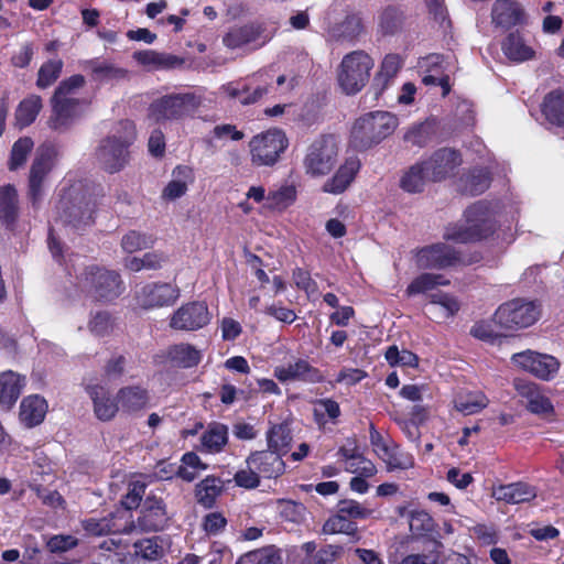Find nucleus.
<instances>
[{
  "label": "nucleus",
  "mask_w": 564,
  "mask_h": 564,
  "mask_svg": "<svg viewBox=\"0 0 564 564\" xmlns=\"http://www.w3.org/2000/svg\"><path fill=\"white\" fill-rule=\"evenodd\" d=\"M422 161L426 166L430 182L440 183L455 175V171L463 163V158L458 150L441 148Z\"/></svg>",
  "instance_id": "f3484780"
},
{
  "label": "nucleus",
  "mask_w": 564,
  "mask_h": 564,
  "mask_svg": "<svg viewBox=\"0 0 564 564\" xmlns=\"http://www.w3.org/2000/svg\"><path fill=\"white\" fill-rule=\"evenodd\" d=\"M541 112L549 123L564 128V89L549 91L541 104Z\"/></svg>",
  "instance_id": "72a5a7b5"
},
{
  "label": "nucleus",
  "mask_w": 564,
  "mask_h": 564,
  "mask_svg": "<svg viewBox=\"0 0 564 564\" xmlns=\"http://www.w3.org/2000/svg\"><path fill=\"white\" fill-rule=\"evenodd\" d=\"M430 182L429 173L423 161L411 165L400 178V187L406 193H422Z\"/></svg>",
  "instance_id": "58836bf2"
},
{
  "label": "nucleus",
  "mask_w": 564,
  "mask_h": 564,
  "mask_svg": "<svg viewBox=\"0 0 564 564\" xmlns=\"http://www.w3.org/2000/svg\"><path fill=\"white\" fill-rule=\"evenodd\" d=\"M135 139L134 124L128 120L120 122V130L104 138L95 151L101 169L110 174L120 172L130 160L129 148Z\"/></svg>",
  "instance_id": "20e7f679"
},
{
  "label": "nucleus",
  "mask_w": 564,
  "mask_h": 564,
  "mask_svg": "<svg viewBox=\"0 0 564 564\" xmlns=\"http://www.w3.org/2000/svg\"><path fill=\"white\" fill-rule=\"evenodd\" d=\"M167 359L180 368L196 367L202 360V354L191 344H176L167 349Z\"/></svg>",
  "instance_id": "ea45409f"
},
{
  "label": "nucleus",
  "mask_w": 564,
  "mask_h": 564,
  "mask_svg": "<svg viewBox=\"0 0 564 564\" xmlns=\"http://www.w3.org/2000/svg\"><path fill=\"white\" fill-rule=\"evenodd\" d=\"M156 238L153 235L138 230H129L121 239V248L127 253L152 248Z\"/></svg>",
  "instance_id": "5fc2aeb1"
},
{
  "label": "nucleus",
  "mask_w": 564,
  "mask_h": 564,
  "mask_svg": "<svg viewBox=\"0 0 564 564\" xmlns=\"http://www.w3.org/2000/svg\"><path fill=\"white\" fill-rule=\"evenodd\" d=\"M83 292L96 302L111 303L126 290L119 272L97 264L87 265L78 278Z\"/></svg>",
  "instance_id": "423d86ee"
},
{
  "label": "nucleus",
  "mask_w": 564,
  "mask_h": 564,
  "mask_svg": "<svg viewBox=\"0 0 564 564\" xmlns=\"http://www.w3.org/2000/svg\"><path fill=\"white\" fill-rule=\"evenodd\" d=\"M503 54L512 62H525L535 55L534 50L525 44L519 31L510 32L501 44Z\"/></svg>",
  "instance_id": "e433bc0d"
},
{
  "label": "nucleus",
  "mask_w": 564,
  "mask_h": 564,
  "mask_svg": "<svg viewBox=\"0 0 564 564\" xmlns=\"http://www.w3.org/2000/svg\"><path fill=\"white\" fill-rule=\"evenodd\" d=\"M107 522L108 535L110 534H130L135 530L133 513L124 508H116L104 517Z\"/></svg>",
  "instance_id": "a19ab883"
},
{
  "label": "nucleus",
  "mask_w": 564,
  "mask_h": 564,
  "mask_svg": "<svg viewBox=\"0 0 564 564\" xmlns=\"http://www.w3.org/2000/svg\"><path fill=\"white\" fill-rule=\"evenodd\" d=\"M178 296V288L167 282L147 283L135 292L137 303L144 310L171 306Z\"/></svg>",
  "instance_id": "a211bd4d"
},
{
  "label": "nucleus",
  "mask_w": 564,
  "mask_h": 564,
  "mask_svg": "<svg viewBox=\"0 0 564 564\" xmlns=\"http://www.w3.org/2000/svg\"><path fill=\"white\" fill-rule=\"evenodd\" d=\"M47 409V402L43 397L39 394L28 395L20 404V421L29 429L35 427L44 421Z\"/></svg>",
  "instance_id": "cd10ccee"
},
{
  "label": "nucleus",
  "mask_w": 564,
  "mask_h": 564,
  "mask_svg": "<svg viewBox=\"0 0 564 564\" xmlns=\"http://www.w3.org/2000/svg\"><path fill=\"white\" fill-rule=\"evenodd\" d=\"M514 388L518 392V394L521 397L522 402L524 403L525 408L536 398H539L543 391L540 389V387L532 382L524 379H516L514 380Z\"/></svg>",
  "instance_id": "69168bd1"
},
{
  "label": "nucleus",
  "mask_w": 564,
  "mask_h": 564,
  "mask_svg": "<svg viewBox=\"0 0 564 564\" xmlns=\"http://www.w3.org/2000/svg\"><path fill=\"white\" fill-rule=\"evenodd\" d=\"M89 66L93 79L98 83L123 79L128 75L127 69L107 62H99L98 59L89 61Z\"/></svg>",
  "instance_id": "8fccbe9b"
},
{
  "label": "nucleus",
  "mask_w": 564,
  "mask_h": 564,
  "mask_svg": "<svg viewBox=\"0 0 564 564\" xmlns=\"http://www.w3.org/2000/svg\"><path fill=\"white\" fill-rule=\"evenodd\" d=\"M116 399L123 413L133 414L143 411L150 403V392L140 384L122 387L118 390Z\"/></svg>",
  "instance_id": "b1692460"
},
{
  "label": "nucleus",
  "mask_w": 564,
  "mask_h": 564,
  "mask_svg": "<svg viewBox=\"0 0 564 564\" xmlns=\"http://www.w3.org/2000/svg\"><path fill=\"white\" fill-rule=\"evenodd\" d=\"M415 258L419 268L430 270H445L458 265H470L482 259L480 252L464 256L460 251L444 242L420 248L416 251Z\"/></svg>",
  "instance_id": "6e6552de"
},
{
  "label": "nucleus",
  "mask_w": 564,
  "mask_h": 564,
  "mask_svg": "<svg viewBox=\"0 0 564 564\" xmlns=\"http://www.w3.org/2000/svg\"><path fill=\"white\" fill-rule=\"evenodd\" d=\"M55 154L52 147L40 149L31 164L28 178V196L33 206H36L42 199L44 181L53 170Z\"/></svg>",
  "instance_id": "4468645a"
},
{
  "label": "nucleus",
  "mask_w": 564,
  "mask_h": 564,
  "mask_svg": "<svg viewBox=\"0 0 564 564\" xmlns=\"http://www.w3.org/2000/svg\"><path fill=\"white\" fill-rule=\"evenodd\" d=\"M86 390L93 401L96 416L104 422L112 420L120 410L117 399H112L109 391L100 384L88 386Z\"/></svg>",
  "instance_id": "393cba45"
},
{
  "label": "nucleus",
  "mask_w": 564,
  "mask_h": 564,
  "mask_svg": "<svg viewBox=\"0 0 564 564\" xmlns=\"http://www.w3.org/2000/svg\"><path fill=\"white\" fill-rule=\"evenodd\" d=\"M343 547L339 545L327 544L317 550L313 558L307 561V564H333L340 555Z\"/></svg>",
  "instance_id": "774afa93"
},
{
  "label": "nucleus",
  "mask_w": 564,
  "mask_h": 564,
  "mask_svg": "<svg viewBox=\"0 0 564 564\" xmlns=\"http://www.w3.org/2000/svg\"><path fill=\"white\" fill-rule=\"evenodd\" d=\"M527 410L544 420L551 421L555 415L554 405L551 400L542 393L539 398L534 399Z\"/></svg>",
  "instance_id": "e2e57ef3"
},
{
  "label": "nucleus",
  "mask_w": 564,
  "mask_h": 564,
  "mask_svg": "<svg viewBox=\"0 0 564 564\" xmlns=\"http://www.w3.org/2000/svg\"><path fill=\"white\" fill-rule=\"evenodd\" d=\"M283 456L271 449L254 451L246 458L247 468L234 475L235 484L245 489H256L261 478L276 479L285 471Z\"/></svg>",
  "instance_id": "39448f33"
},
{
  "label": "nucleus",
  "mask_w": 564,
  "mask_h": 564,
  "mask_svg": "<svg viewBox=\"0 0 564 564\" xmlns=\"http://www.w3.org/2000/svg\"><path fill=\"white\" fill-rule=\"evenodd\" d=\"M160 536H152L138 540L133 543L135 556L147 561H156L164 554V549L161 544Z\"/></svg>",
  "instance_id": "6e6d98bb"
},
{
  "label": "nucleus",
  "mask_w": 564,
  "mask_h": 564,
  "mask_svg": "<svg viewBox=\"0 0 564 564\" xmlns=\"http://www.w3.org/2000/svg\"><path fill=\"white\" fill-rule=\"evenodd\" d=\"M361 167L360 160L356 156L347 158L337 169L335 174L328 178L322 189L325 193L338 195L344 193L356 178Z\"/></svg>",
  "instance_id": "5701e85b"
},
{
  "label": "nucleus",
  "mask_w": 564,
  "mask_h": 564,
  "mask_svg": "<svg viewBox=\"0 0 564 564\" xmlns=\"http://www.w3.org/2000/svg\"><path fill=\"white\" fill-rule=\"evenodd\" d=\"M464 223H452L445 227L443 238L455 243H477L491 238L499 228L490 203L478 200L463 214Z\"/></svg>",
  "instance_id": "f257e3e1"
},
{
  "label": "nucleus",
  "mask_w": 564,
  "mask_h": 564,
  "mask_svg": "<svg viewBox=\"0 0 564 564\" xmlns=\"http://www.w3.org/2000/svg\"><path fill=\"white\" fill-rule=\"evenodd\" d=\"M223 491L224 482L220 477L208 475L195 486V498L198 505L212 509Z\"/></svg>",
  "instance_id": "f704fd0d"
},
{
  "label": "nucleus",
  "mask_w": 564,
  "mask_h": 564,
  "mask_svg": "<svg viewBox=\"0 0 564 564\" xmlns=\"http://www.w3.org/2000/svg\"><path fill=\"white\" fill-rule=\"evenodd\" d=\"M540 314V305L536 302L513 299L497 308L494 321L506 329H518L533 325Z\"/></svg>",
  "instance_id": "f8f14e48"
},
{
  "label": "nucleus",
  "mask_w": 564,
  "mask_h": 564,
  "mask_svg": "<svg viewBox=\"0 0 564 564\" xmlns=\"http://www.w3.org/2000/svg\"><path fill=\"white\" fill-rule=\"evenodd\" d=\"M322 532L324 534L343 533L350 536L354 541H358L360 539L356 521H352L344 513H340L338 509L335 514L330 516L325 521Z\"/></svg>",
  "instance_id": "37998d69"
},
{
  "label": "nucleus",
  "mask_w": 564,
  "mask_h": 564,
  "mask_svg": "<svg viewBox=\"0 0 564 564\" xmlns=\"http://www.w3.org/2000/svg\"><path fill=\"white\" fill-rule=\"evenodd\" d=\"M19 196L11 184L0 186V221L7 230L13 231L19 219Z\"/></svg>",
  "instance_id": "bb28decb"
},
{
  "label": "nucleus",
  "mask_w": 564,
  "mask_h": 564,
  "mask_svg": "<svg viewBox=\"0 0 564 564\" xmlns=\"http://www.w3.org/2000/svg\"><path fill=\"white\" fill-rule=\"evenodd\" d=\"M492 21L505 29L521 24L524 21V11L513 0H496L492 6Z\"/></svg>",
  "instance_id": "c756f323"
},
{
  "label": "nucleus",
  "mask_w": 564,
  "mask_h": 564,
  "mask_svg": "<svg viewBox=\"0 0 564 564\" xmlns=\"http://www.w3.org/2000/svg\"><path fill=\"white\" fill-rule=\"evenodd\" d=\"M337 509L352 521L357 519H367L371 511L362 507L358 501L352 499H343L337 503Z\"/></svg>",
  "instance_id": "680f3d73"
},
{
  "label": "nucleus",
  "mask_w": 564,
  "mask_h": 564,
  "mask_svg": "<svg viewBox=\"0 0 564 564\" xmlns=\"http://www.w3.org/2000/svg\"><path fill=\"white\" fill-rule=\"evenodd\" d=\"M460 180L463 183L462 192L470 196L482 194L491 183L489 172L484 169H473Z\"/></svg>",
  "instance_id": "a18cd8bd"
},
{
  "label": "nucleus",
  "mask_w": 564,
  "mask_h": 564,
  "mask_svg": "<svg viewBox=\"0 0 564 564\" xmlns=\"http://www.w3.org/2000/svg\"><path fill=\"white\" fill-rule=\"evenodd\" d=\"M410 530L416 536L432 538L436 533V523L424 510H414L410 514Z\"/></svg>",
  "instance_id": "864d4df0"
},
{
  "label": "nucleus",
  "mask_w": 564,
  "mask_h": 564,
  "mask_svg": "<svg viewBox=\"0 0 564 564\" xmlns=\"http://www.w3.org/2000/svg\"><path fill=\"white\" fill-rule=\"evenodd\" d=\"M314 419L316 423L324 422L325 415L332 421H336L340 414V406L337 401L332 398L318 399L315 401Z\"/></svg>",
  "instance_id": "4d7b16f0"
},
{
  "label": "nucleus",
  "mask_w": 564,
  "mask_h": 564,
  "mask_svg": "<svg viewBox=\"0 0 564 564\" xmlns=\"http://www.w3.org/2000/svg\"><path fill=\"white\" fill-rule=\"evenodd\" d=\"M488 403V398L481 391L459 393L454 400L455 409L465 415L480 412Z\"/></svg>",
  "instance_id": "49530a36"
},
{
  "label": "nucleus",
  "mask_w": 564,
  "mask_h": 564,
  "mask_svg": "<svg viewBox=\"0 0 564 564\" xmlns=\"http://www.w3.org/2000/svg\"><path fill=\"white\" fill-rule=\"evenodd\" d=\"M512 360L522 369L543 380L552 378L560 367L555 357L533 351L514 354Z\"/></svg>",
  "instance_id": "412c9836"
},
{
  "label": "nucleus",
  "mask_w": 564,
  "mask_h": 564,
  "mask_svg": "<svg viewBox=\"0 0 564 564\" xmlns=\"http://www.w3.org/2000/svg\"><path fill=\"white\" fill-rule=\"evenodd\" d=\"M273 376L281 383L299 381L307 384H316L325 381L321 369L312 366L306 359L297 358L288 366H278L273 369Z\"/></svg>",
  "instance_id": "aec40b11"
},
{
  "label": "nucleus",
  "mask_w": 564,
  "mask_h": 564,
  "mask_svg": "<svg viewBox=\"0 0 564 564\" xmlns=\"http://www.w3.org/2000/svg\"><path fill=\"white\" fill-rule=\"evenodd\" d=\"M264 30L259 22L235 24L223 35V44L229 50L242 48L258 42Z\"/></svg>",
  "instance_id": "4be33fe9"
},
{
  "label": "nucleus",
  "mask_w": 564,
  "mask_h": 564,
  "mask_svg": "<svg viewBox=\"0 0 564 564\" xmlns=\"http://www.w3.org/2000/svg\"><path fill=\"white\" fill-rule=\"evenodd\" d=\"M297 198V191L294 184H284L276 189L269 191L265 208L283 212L292 206Z\"/></svg>",
  "instance_id": "c03bdc74"
},
{
  "label": "nucleus",
  "mask_w": 564,
  "mask_h": 564,
  "mask_svg": "<svg viewBox=\"0 0 564 564\" xmlns=\"http://www.w3.org/2000/svg\"><path fill=\"white\" fill-rule=\"evenodd\" d=\"M133 58L142 66H152L153 69H171L184 63L182 57L169 53H160L153 50L137 51Z\"/></svg>",
  "instance_id": "c9c22d12"
},
{
  "label": "nucleus",
  "mask_w": 564,
  "mask_h": 564,
  "mask_svg": "<svg viewBox=\"0 0 564 564\" xmlns=\"http://www.w3.org/2000/svg\"><path fill=\"white\" fill-rule=\"evenodd\" d=\"M289 147V139L281 129L273 128L256 134L249 142L250 160L254 166H273Z\"/></svg>",
  "instance_id": "9d476101"
},
{
  "label": "nucleus",
  "mask_w": 564,
  "mask_h": 564,
  "mask_svg": "<svg viewBox=\"0 0 564 564\" xmlns=\"http://www.w3.org/2000/svg\"><path fill=\"white\" fill-rule=\"evenodd\" d=\"M292 432L285 422L272 425L267 432L268 448L280 455H285L291 447Z\"/></svg>",
  "instance_id": "79ce46f5"
},
{
  "label": "nucleus",
  "mask_w": 564,
  "mask_h": 564,
  "mask_svg": "<svg viewBox=\"0 0 564 564\" xmlns=\"http://www.w3.org/2000/svg\"><path fill=\"white\" fill-rule=\"evenodd\" d=\"M373 61L364 51L346 54L338 70V84L347 95L359 93L368 83Z\"/></svg>",
  "instance_id": "9b49d317"
},
{
  "label": "nucleus",
  "mask_w": 564,
  "mask_h": 564,
  "mask_svg": "<svg viewBox=\"0 0 564 564\" xmlns=\"http://www.w3.org/2000/svg\"><path fill=\"white\" fill-rule=\"evenodd\" d=\"M202 99L193 91L172 93L154 99L148 108V117L155 123L181 121L194 115Z\"/></svg>",
  "instance_id": "0eeeda50"
},
{
  "label": "nucleus",
  "mask_w": 564,
  "mask_h": 564,
  "mask_svg": "<svg viewBox=\"0 0 564 564\" xmlns=\"http://www.w3.org/2000/svg\"><path fill=\"white\" fill-rule=\"evenodd\" d=\"M96 209V199L80 182L64 187L56 204L58 218L65 225L72 226L77 230L85 229L95 223Z\"/></svg>",
  "instance_id": "f03ea898"
},
{
  "label": "nucleus",
  "mask_w": 564,
  "mask_h": 564,
  "mask_svg": "<svg viewBox=\"0 0 564 564\" xmlns=\"http://www.w3.org/2000/svg\"><path fill=\"white\" fill-rule=\"evenodd\" d=\"M170 521L167 508L164 499L154 492L147 495L137 518L135 529L141 532H159L163 531Z\"/></svg>",
  "instance_id": "ddd939ff"
},
{
  "label": "nucleus",
  "mask_w": 564,
  "mask_h": 564,
  "mask_svg": "<svg viewBox=\"0 0 564 564\" xmlns=\"http://www.w3.org/2000/svg\"><path fill=\"white\" fill-rule=\"evenodd\" d=\"M241 561L249 564H282L281 556L272 547L249 552L241 557Z\"/></svg>",
  "instance_id": "052dcab7"
},
{
  "label": "nucleus",
  "mask_w": 564,
  "mask_h": 564,
  "mask_svg": "<svg viewBox=\"0 0 564 564\" xmlns=\"http://www.w3.org/2000/svg\"><path fill=\"white\" fill-rule=\"evenodd\" d=\"M412 22V17L405 6L389 3L381 7L377 12V33L383 37L395 36L405 32Z\"/></svg>",
  "instance_id": "dca6fc26"
},
{
  "label": "nucleus",
  "mask_w": 564,
  "mask_h": 564,
  "mask_svg": "<svg viewBox=\"0 0 564 564\" xmlns=\"http://www.w3.org/2000/svg\"><path fill=\"white\" fill-rule=\"evenodd\" d=\"M364 30L362 19L358 14H348L337 26L338 36L347 40L356 39Z\"/></svg>",
  "instance_id": "13d9d810"
},
{
  "label": "nucleus",
  "mask_w": 564,
  "mask_h": 564,
  "mask_svg": "<svg viewBox=\"0 0 564 564\" xmlns=\"http://www.w3.org/2000/svg\"><path fill=\"white\" fill-rule=\"evenodd\" d=\"M228 443V426L220 422H212L200 436L198 451L207 454L223 452Z\"/></svg>",
  "instance_id": "2f4dec72"
},
{
  "label": "nucleus",
  "mask_w": 564,
  "mask_h": 564,
  "mask_svg": "<svg viewBox=\"0 0 564 564\" xmlns=\"http://www.w3.org/2000/svg\"><path fill=\"white\" fill-rule=\"evenodd\" d=\"M86 84V79L82 74L72 75L59 82L55 88L53 96L62 98H73L77 90L82 89Z\"/></svg>",
  "instance_id": "bf43d9fd"
},
{
  "label": "nucleus",
  "mask_w": 564,
  "mask_h": 564,
  "mask_svg": "<svg viewBox=\"0 0 564 564\" xmlns=\"http://www.w3.org/2000/svg\"><path fill=\"white\" fill-rule=\"evenodd\" d=\"M43 108L41 96L32 94L23 98L14 112L15 126L19 129L30 127L37 118Z\"/></svg>",
  "instance_id": "4c0bfd02"
},
{
  "label": "nucleus",
  "mask_w": 564,
  "mask_h": 564,
  "mask_svg": "<svg viewBox=\"0 0 564 564\" xmlns=\"http://www.w3.org/2000/svg\"><path fill=\"white\" fill-rule=\"evenodd\" d=\"M34 147V142L30 137H21L19 138L12 145L10 156L8 160V169L9 171H18L28 161L29 155L31 154Z\"/></svg>",
  "instance_id": "3c124183"
},
{
  "label": "nucleus",
  "mask_w": 564,
  "mask_h": 564,
  "mask_svg": "<svg viewBox=\"0 0 564 564\" xmlns=\"http://www.w3.org/2000/svg\"><path fill=\"white\" fill-rule=\"evenodd\" d=\"M399 126V118L383 110L365 113L352 124L349 144L357 151H367L392 135Z\"/></svg>",
  "instance_id": "7ed1b4c3"
},
{
  "label": "nucleus",
  "mask_w": 564,
  "mask_h": 564,
  "mask_svg": "<svg viewBox=\"0 0 564 564\" xmlns=\"http://www.w3.org/2000/svg\"><path fill=\"white\" fill-rule=\"evenodd\" d=\"M79 98H62L53 96L50 98L51 116L47 119V127L56 132H66L80 118Z\"/></svg>",
  "instance_id": "2eb2a0df"
},
{
  "label": "nucleus",
  "mask_w": 564,
  "mask_h": 564,
  "mask_svg": "<svg viewBox=\"0 0 564 564\" xmlns=\"http://www.w3.org/2000/svg\"><path fill=\"white\" fill-rule=\"evenodd\" d=\"M338 145L333 134H321L307 147L303 169L311 177L328 175L337 164Z\"/></svg>",
  "instance_id": "1a4fd4ad"
},
{
  "label": "nucleus",
  "mask_w": 564,
  "mask_h": 564,
  "mask_svg": "<svg viewBox=\"0 0 564 564\" xmlns=\"http://www.w3.org/2000/svg\"><path fill=\"white\" fill-rule=\"evenodd\" d=\"M64 63L55 57L44 62L39 70L35 85L40 89H46L52 86L61 76Z\"/></svg>",
  "instance_id": "603ef678"
},
{
  "label": "nucleus",
  "mask_w": 564,
  "mask_h": 564,
  "mask_svg": "<svg viewBox=\"0 0 564 564\" xmlns=\"http://www.w3.org/2000/svg\"><path fill=\"white\" fill-rule=\"evenodd\" d=\"M435 135V124L423 121L411 126L403 134V141L412 147L424 148Z\"/></svg>",
  "instance_id": "09e8293b"
},
{
  "label": "nucleus",
  "mask_w": 564,
  "mask_h": 564,
  "mask_svg": "<svg viewBox=\"0 0 564 564\" xmlns=\"http://www.w3.org/2000/svg\"><path fill=\"white\" fill-rule=\"evenodd\" d=\"M223 89L228 97L237 99L243 106L253 105L268 94L267 87L252 86L245 80L228 83Z\"/></svg>",
  "instance_id": "473e14b6"
},
{
  "label": "nucleus",
  "mask_w": 564,
  "mask_h": 564,
  "mask_svg": "<svg viewBox=\"0 0 564 564\" xmlns=\"http://www.w3.org/2000/svg\"><path fill=\"white\" fill-rule=\"evenodd\" d=\"M382 459L386 462L389 471L405 470L414 466V457L399 445L388 446L382 444Z\"/></svg>",
  "instance_id": "de8ad7c7"
},
{
  "label": "nucleus",
  "mask_w": 564,
  "mask_h": 564,
  "mask_svg": "<svg viewBox=\"0 0 564 564\" xmlns=\"http://www.w3.org/2000/svg\"><path fill=\"white\" fill-rule=\"evenodd\" d=\"M25 386V377L7 370L0 373V406L3 410H11Z\"/></svg>",
  "instance_id": "a878e982"
},
{
  "label": "nucleus",
  "mask_w": 564,
  "mask_h": 564,
  "mask_svg": "<svg viewBox=\"0 0 564 564\" xmlns=\"http://www.w3.org/2000/svg\"><path fill=\"white\" fill-rule=\"evenodd\" d=\"M401 67L402 59L399 54H388L384 56L380 70L375 76L370 88L373 91L375 99H378L389 87Z\"/></svg>",
  "instance_id": "7c9ffc66"
},
{
  "label": "nucleus",
  "mask_w": 564,
  "mask_h": 564,
  "mask_svg": "<svg viewBox=\"0 0 564 564\" xmlns=\"http://www.w3.org/2000/svg\"><path fill=\"white\" fill-rule=\"evenodd\" d=\"M227 523H228V521L221 512L214 511V512L207 513L203 518L202 525H203L204 531L208 535H218L219 533H221L225 530V528L227 527Z\"/></svg>",
  "instance_id": "338daca9"
},
{
  "label": "nucleus",
  "mask_w": 564,
  "mask_h": 564,
  "mask_svg": "<svg viewBox=\"0 0 564 564\" xmlns=\"http://www.w3.org/2000/svg\"><path fill=\"white\" fill-rule=\"evenodd\" d=\"M89 330L96 336H105L112 328L111 315L106 311L97 312L88 322Z\"/></svg>",
  "instance_id": "0e129e2a"
},
{
  "label": "nucleus",
  "mask_w": 564,
  "mask_h": 564,
  "mask_svg": "<svg viewBox=\"0 0 564 564\" xmlns=\"http://www.w3.org/2000/svg\"><path fill=\"white\" fill-rule=\"evenodd\" d=\"M210 322V313L205 302L194 301L183 304L172 315L170 326L177 330H198Z\"/></svg>",
  "instance_id": "6ab92c4d"
},
{
  "label": "nucleus",
  "mask_w": 564,
  "mask_h": 564,
  "mask_svg": "<svg viewBox=\"0 0 564 564\" xmlns=\"http://www.w3.org/2000/svg\"><path fill=\"white\" fill-rule=\"evenodd\" d=\"M494 497L498 501L518 505L533 500L536 497V489L528 482L518 481L498 486L494 489Z\"/></svg>",
  "instance_id": "c85d7f7f"
}]
</instances>
